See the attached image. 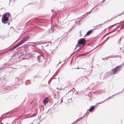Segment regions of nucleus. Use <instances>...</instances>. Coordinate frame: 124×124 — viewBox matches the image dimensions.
Returning <instances> with one entry per match:
<instances>
[{"label":"nucleus","instance_id":"f257e3e1","mask_svg":"<svg viewBox=\"0 0 124 124\" xmlns=\"http://www.w3.org/2000/svg\"><path fill=\"white\" fill-rule=\"evenodd\" d=\"M11 14L9 12H7L4 13L2 16L1 21L4 24L7 23L5 22L9 21L10 18L9 19V18L10 17Z\"/></svg>","mask_w":124,"mask_h":124},{"label":"nucleus","instance_id":"f03ea898","mask_svg":"<svg viewBox=\"0 0 124 124\" xmlns=\"http://www.w3.org/2000/svg\"><path fill=\"white\" fill-rule=\"evenodd\" d=\"M39 23V21L37 19H32L26 23V24L29 25H35V24H38Z\"/></svg>","mask_w":124,"mask_h":124},{"label":"nucleus","instance_id":"7ed1b4c3","mask_svg":"<svg viewBox=\"0 0 124 124\" xmlns=\"http://www.w3.org/2000/svg\"><path fill=\"white\" fill-rule=\"evenodd\" d=\"M48 43H50V45H51V44L52 43V42H45L43 43L40 41L37 42H30V44H29V45L30 46H32L33 47H35L36 45H40L42 44H45Z\"/></svg>","mask_w":124,"mask_h":124},{"label":"nucleus","instance_id":"20e7f679","mask_svg":"<svg viewBox=\"0 0 124 124\" xmlns=\"http://www.w3.org/2000/svg\"><path fill=\"white\" fill-rule=\"evenodd\" d=\"M121 67H120L119 65L116 66L115 68L113 69V70H114V73L116 74L118 73L121 70Z\"/></svg>","mask_w":124,"mask_h":124},{"label":"nucleus","instance_id":"39448f33","mask_svg":"<svg viewBox=\"0 0 124 124\" xmlns=\"http://www.w3.org/2000/svg\"><path fill=\"white\" fill-rule=\"evenodd\" d=\"M85 39V38H82L79 39L78 41V44L82 45H84L86 42V40Z\"/></svg>","mask_w":124,"mask_h":124},{"label":"nucleus","instance_id":"423d86ee","mask_svg":"<svg viewBox=\"0 0 124 124\" xmlns=\"http://www.w3.org/2000/svg\"><path fill=\"white\" fill-rule=\"evenodd\" d=\"M114 70H113V69L109 71L108 72L106 73L105 76H107V77H109L110 76H112L113 75L115 74L114 73Z\"/></svg>","mask_w":124,"mask_h":124},{"label":"nucleus","instance_id":"0eeeda50","mask_svg":"<svg viewBox=\"0 0 124 124\" xmlns=\"http://www.w3.org/2000/svg\"><path fill=\"white\" fill-rule=\"evenodd\" d=\"M30 37L29 36H27L26 37H25L23 39L19 42V43H20V44L21 45L24 43V42L27 41L28 40L29 38Z\"/></svg>","mask_w":124,"mask_h":124},{"label":"nucleus","instance_id":"6e6552de","mask_svg":"<svg viewBox=\"0 0 124 124\" xmlns=\"http://www.w3.org/2000/svg\"><path fill=\"white\" fill-rule=\"evenodd\" d=\"M57 11H57L56 12L55 11H54L55 12V15L53 16V18L54 19L57 18L58 20L60 17V14H58V15Z\"/></svg>","mask_w":124,"mask_h":124},{"label":"nucleus","instance_id":"1a4fd4ad","mask_svg":"<svg viewBox=\"0 0 124 124\" xmlns=\"http://www.w3.org/2000/svg\"><path fill=\"white\" fill-rule=\"evenodd\" d=\"M21 45L20 44V43L18 42L17 44H16L14 47H13L12 48L10 49V51H12L15 48H16L17 47Z\"/></svg>","mask_w":124,"mask_h":124},{"label":"nucleus","instance_id":"9d476101","mask_svg":"<svg viewBox=\"0 0 124 124\" xmlns=\"http://www.w3.org/2000/svg\"><path fill=\"white\" fill-rule=\"evenodd\" d=\"M94 29H91L88 31L86 32V35L84 36V37H85L86 35L87 36H89L90 34L93 31V30Z\"/></svg>","mask_w":124,"mask_h":124},{"label":"nucleus","instance_id":"9b49d317","mask_svg":"<svg viewBox=\"0 0 124 124\" xmlns=\"http://www.w3.org/2000/svg\"><path fill=\"white\" fill-rule=\"evenodd\" d=\"M9 63H5L4 64L2 65V68H5L8 67V66L10 65Z\"/></svg>","mask_w":124,"mask_h":124},{"label":"nucleus","instance_id":"f8f14e48","mask_svg":"<svg viewBox=\"0 0 124 124\" xmlns=\"http://www.w3.org/2000/svg\"><path fill=\"white\" fill-rule=\"evenodd\" d=\"M48 34L46 32L44 33L42 36V37L43 38H45L46 36L48 35Z\"/></svg>","mask_w":124,"mask_h":124},{"label":"nucleus","instance_id":"ddd939ff","mask_svg":"<svg viewBox=\"0 0 124 124\" xmlns=\"http://www.w3.org/2000/svg\"><path fill=\"white\" fill-rule=\"evenodd\" d=\"M53 31V30L52 29V28L51 27V28L50 29H49L48 30L46 31L47 33L48 34H49V33L51 32L52 31Z\"/></svg>","mask_w":124,"mask_h":124},{"label":"nucleus","instance_id":"4468645a","mask_svg":"<svg viewBox=\"0 0 124 124\" xmlns=\"http://www.w3.org/2000/svg\"><path fill=\"white\" fill-rule=\"evenodd\" d=\"M119 24L121 26H122L124 27V21H121L119 23Z\"/></svg>","mask_w":124,"mask_h":124},{"label":"nucleus","instance_id":"2eb2a0df","mask_svg":"<svg viewBox=\"0 0 124 124\" xmlns=\"http://www.w3.org/2000/svg\"><path fill=\"white\" fill-rule=\"evenodd\" d=\"M43 102L44 103H47L48 102L47 99H45L43 100Z\"/></svg>","mask_w":124,"mask_h":124},{"label":"nucleus","instance_id":"dca6fc26","mask_svg":"<svg viewBox=\"0 0 124 124\" xmlns=\"http://www.w3.org/2000/svg\"><path fill=\"white\" fill-rule=\"evenodd\" d=\"M36 113H34V114H33L32 115H31L29 116V117L31 118V117H34V116H36Z\"/></svg>","mask_w":124,"mask_h":124},{"label":"nucleus","instance_id":"f3484780","mask_svg":"<svg viewBox=\"0 0 124 124\" xmlns=\"http://www.w3.org/2000/svg\"><path fill=\"white\" fill-rule=\"evenodd\" d=\"M42 56V55L40 54V55H38L37 57V59H38V61H39V60H40V57Z\"/></svg>","mask_w":124,"mask_h":124},{"label":"nucleus","instance_id":"a211bd4d","mask_svg":"<svg viewBox=\"0 0 124 124\" xmlns=\"http://www.w3.org/2000/svg\"><path fill=\"white\" fill-rule=\"evenodd\" d=\"M23 79V78H22V77H21L19 78L18 79H16V80H17L18 81H22V79Z\"/></svg>","mask_w":124,"mask_h":124},{"label":"nucleus","instance_id":"6ab92c4d","mask_svg":"<svg viewBox=\"0 0 124 124\" xmlns=\"http://www.w3.org/2000/svg\"><path fill=\"white\" fill-rule=\"evenodd\" d=\"M88 110L92 112H93L94 111V109H91L90 108V109H89L87 110Z\"/></svg>","mask_w":124,"mask_h":124},{"label":"nucleus","instance_id":"aec40b11","mask_svg":"<svg viewBox=\"0 0 124 124\" xmlns=\"http://www.w3.org/2000/svg\"><path fill=\"white\" fill-rule=\"evenodd\" d=\"M87 112H86L82 117L83 118H84L85 116H87L89 114V113H88L86 115V114L87 113Z\"/></svg>","mask_w":124,"mask_h":124},{"label":"nucleus","instance_id":"412c9836","mask_svg":"<svg viewBox=\"0 0 124 124\" xmlns=\"http://www.w3.org/2000/svg\"><path fill=\"white\" fill-rule=\"evenodd\" d=\"M58 73V72H57V71L55 72V73L54 74V75L53 76H54V77H55L56 76V75H57V74Z\"/></svg>","mask_w":124,"mask_h":124},{"label":"nucleus","instance_id":"4be33fe9","mask_svg":"<svg viewBox=\"0 0 124 124\" xmlns=\"http://www.w3.org/2000/svg\"><path fill=\"white\" fill-rule=\"evenodd\" d=\"M102 24H101L100 25H97L96 26V27H98V28L100 27H101V25Z\"/></svg>","mask_w":124,"mask_h":124},{"label":"nucleus","instance_id":"5701e85b","mask_svg":"<svg viewBox=\"0 0 124 124\" xmlns=\"http://www.w3.org/2000/svg\"><path fill=\"white\" fill-rule=\"evenodd\" d=\"M121 93V92H118V93H116V94H114V95H113L112 96L113 97V96H115V95H117V94H119V93Z\"/></svg>","mask_w":124,"mask_h":124},{"label":"nucleus","instance_id":"b1692460","mask_svg":"<svg viewBox=\"0 0 124 124\" xmlns=\"http://www.w3.org/2000/svg\"><path fill=\"white\" fill-rule=\"evenodd\" d=\"M95 106H96V105L93 106H91V107L90 108L91 109H94V107Z\"/></svg>","mask_w":124,"mask_h":124},{"label":"nucleus","instance_id":"393cba45","mask_svg":"<svg viewBox=\"0 0 124 124\" xmlns=\"http://www.w3.org/2000/svg\"><path fill=\"white\" fill-rule=\"evenodd\" d=\"M68 101L69 102H72V99L71 98L70 99H69L68 100Z\"/></svg>","mask_w":124,"mask_h":124},{"label":"nucleus","instance_id":"a878e982","mask_svg":"<svg viewBox=\"0 0 124 124\" xmlns=\"http://www.w3.org/2000/svg\"><path fill=\"white\" fill-rule=\"evenodd\" d=\"M112 97V96H110L108 98H107V99H106L104 101H106L107 100L109 99L111 97Z\"/></svg>","mask_w":124,"mask_h":124},{"label":"nucleus","instance_id":"bb28decb","mask_svg":"<svg viewBox=\"0 0 124 124\" xmlns=\"http://www.w3.org/2000/svg\"><path fill=\"white\" fill-rule=\"evenodd\" d=\"M94 8H93L89 12H87V13L86 14V15H87L88 14L90 13H91L92 10Z\"/></svg>","mask_w":124,"mask_h":124},{"label":"nucleus","instance_id":"cd10ccee","mask_svg":"<svg viewBox=\"0 0 124 124\" xmlns=\"http://www.w3.org/2000/svg\"><path fill=\"white\" fill-rule=\"evenodd\" d=\"M121 38H120L119 39V40L118 41V44H120V41H121Z\"/></svg>","mask_w":124,"mask_h":124},{"label":"nucleus","instance_id":"c85d7f7f","mask_svg":"<svg viewBox=\"0 0 124 124\" xmlns=\"http://www.w3.org/2000/svg\"><path fill=\"white\" fill-rule=\"evenodd\" d=\"M110 33H111V32H108V33H106V34L105 35H104V36H103V37H104V38L105 37L106 35L107 34H110Z\"/></svg>","mask_w":124,"mask_h":124},{"label":"nucleus","instance_id":"c756f323","mask_svg":"<svg viewBox=\"0 0 124 124\" xmlns=\"http://www.w3.org/2000/svg\"><path fill=\"white\" fill-rule=\"evenodd\" d=\"M120 27H121V28H120V29H119V30H118L117 31V32H118V31H120V30L122 29H123L124 28V27H123L122 26H121Z\"/></svg>","mask_w":124,"mask_h":124},{"label":"nucleus","instance_id":"7c9ffc66","mask_svg":"<svg viewBox=\"0 0 124 124\" xmlns=\"http://www.w3.org/2000/svg\"><path fill=\"white\" fill-rule=\"evenodd\" d=\"M124 64V62H123V63L121 64L120 65H119V66H120V67H122V66Z\"/></svg>","mask_w":124,"mask_h":124},{"label":"nucleus","instance_id":"2f4dec72","mask_svg":"<svg viewBox=\"0 0 124 124\" xmlns=\"http://www.w3.org/2000/svg\"><path fill=\"white\" fill-rule=\"evenodd\" d=\"M106 41H107V40H105L101 44H100L99 45H98V46H99L100 45L103 44L104 43V42H105Z\"/></svg>","mask_w":124,"mask_h":124},{"label":"nucleus","instance_id":"473e14b6","mask_svg":"<svg viewBox=\"0 0 124 124\" xmlns=\"http://www.w3.org/2000/svg\"><path fill=\"white\" fill-rule=\"evenodd\" d=\"M115 29V28L113 29L112 30V31H111L110 32H111V33L112 32H113L115 31L114 30Z\"/></svg>","mask_w":124,"mask_h":124},{"label":"nucleus","instance_id":"72a5a7b5","mask_svg":"<svg viewBox=\"0 0 124 124\" xmlns=\"http://www.w3.org/2000/svg\"><path fill=\"white\" fill-rule=\"evenodd\" d=\"M124 14V12H123L121 14H119V15H117V16H116L114 18H115V17H116L117 16H120V15H121V14Z\"/></svg>","mask_w":124,"mask_h":124},{"label":"nucleus","instance_id":"f704fd0d","mask_svg":"<svg viewBox=\"0 0 124 124\" xmlns=\"http://www.w3.org/2000/svg\"><path fill=\"white\" fill-rule=\"evenodd\" d=\"M121 26V25H118L117 27L115 28V29H116L118 28H119Z\"/></svg>","mask_w":124,"mask_h":124},{"label":"nucleus","instance_id":"c9c22d12","mask_svg":"<svg viewBox=\"0 0 124 124\" xmlns=\"http://www.w3.org/2000/svg\"><path fill=\"white\" fill-rule=\"evenodd\" d=\"M0 55H1L4 54V52L1 53H0Z\"/></svg>","mask_w":124,"mask_h":124},{"label":"nucleus","instance_id":"e433bc0d","mask_svg":"<svg viewBox=\"0 0 124 124\" xmlns=\"http://www.w3.org/2000/svg\"><path fill=\"white\" fill-rule=\"evenodd\" d=\"M105 0H103L102 1H101V3L102 4L105 1Z\"/></svg>","mask_w":124,"mask_h":124},{"label":"nucleus","instance_id":"4c0bfd02","mask_svg":"<svg viewBox=\"0 0 124 124\" xmlns=\"http://www.w3.org/2000/svg\"><path fill=\"white\" fill-rule=\"evenodd\" d=\"M119 23H116V24H115L114 25H112V26H113L114 25H115V26H116V25H117V24H118Z\"/></svg>","mask_w":124,"mask_h":124},{"label":"nucleus","instance_id":"58836bf2","mask_svg":"<svg viewBox=\"0 0 124 124\" xmlns=\"http://www.w3.org/2000/svg\"><path fill=\"white\" fill-rule=\"evenodd\" d=\"M101 4H102L101 3H100L98 4V5L99 6H101Z\"/></svg>","mask_w":124,"mask_h":124},{"label":"nucleus","instance_id":"ea45409f","mask_svg":"<svg viewBox=\"0 0 124 124\" xmlns=\"http://www.w3.org/2000/svg\"><path fill=\"white\" fill-rule=\"evenodd\" d=\"M5 22L7 23H8V25H9L10 24V22Z\"/></svg>","mask_w":124,"mask_h":124},{"label":"nucleus","instance_id":"a19ab883","mask_svg":"<svg viewBox=\"0 0 124 124\" xmlns=\"http://www.w3.org/2000/svg\"><path fill=\"white\" fill-rule=\"evenodd\" d=\"M104 102V101H103L102 102H99V103H98L99 104H101L102 103H103V102Z\"/></svg>","mask_w":124,"mask_h":124},{"label":"nucleus","instance_id":"79ce46f5","mask_svg":"<svg viewBox=\"0 0 124 124\" xmlns=\"http://www.w3.org/2000/svg\"><path fill=\"white\" fill-rule=\"evenodd\" d=\"M109 37V36H108V37H107V38H106V39L105 40H107V41L108 40V38Z\"/></svg>","mask_w":124,"mask_h":124},{"label":"nucleus","instance_id":"37998d69","mask_svg":"<svg viewBox=\"0 0 124 124\" xmlns=\"http://www.w3.org/2000/svg\"><path fill=\"white\" fill-rule=\"evenodd\" d=\"M11 110L10 111H9L8 112H7V113H5L4 114H3V115H5V114H7L9 112H10V111H11Z\"/></svg>","mask_w":124,"mask_h":124},{"label":"nucleus","instance_id":"c03bdc74","mask_svg":"<svg viewBox=\"0 0 124 124\" xmlns=\"http://www.w3.org/2000/svg\"><path fill=\"white\" fill-rule=\"evenodd\" d=\"M82 118H82V117H80V118H79V120H80V121L81 120V119Z\"/></svg>","mask_w":124,"mask_h":124},{"label":"nucleus","instance_id":"a18cd8bd","mask_svg":"<svg viewBox=\"0 0 124 124\" xmlns=\"http://www.w3.org/2000/svg\"><path fill=\"white\" fill-rule=\"evenodd\" d=\"M39 78V77H38V76H36V77H34V78Z\"/></svg>","mask_w":124,"mask_h":124},{"label":"nucleus","instance_id":"49530a36","mask_svg":"<svg viewBox=\"0 0 124 124\" xmlns=\"http://www.w3.org/2000/svg\"><path fill=\"white\" fill-rule=\"evenodd\" d=\"M102 59L103 60H107V59H106V58H102Z\"/></svg>","mask_w":124,"mask_h":124},{"label":"nucleus","instance_id":"de8ad7c7","mask_svg":"<svg viewBox=\"0 0 124 124\" xmlns=\"http://www.w3.org/2000/svg\"><path fill=\"white\" fill-rule=\"evenodd\" d=\"M78 24H80V21H78Z\"/></svg>","mask_w":124,"mask_h":124},{"label":"nucleus","instance_id":"09e8293b","mask_svg":"<svg viewBox=\"0 0 124 124\" xmlns=\"http://www.w3.org/2000/svg\"><path fill=\"white\" fill-rule=\"evenodd\" d=\"M76 121V122H78V119Z\"/></svg>","mask_w":124,"mask_h":124},{"label":"nucleus","instance_id":"8fccbe9b","mask_svg":"<svg viewBox=\"0 0 124 124\" xmlns=\"http://www.w3.org/2000/svg\"><path fill=\"white\" fill-rule=\"evenodd\" d=\"M76 121V122H78V119Z\"/></svg>","mask_w":124,"mask_h":124},{"label":"nucleus","instance_id":"3c124183","mask_svg":"<svg viewBox=\"0 0 124 124\" xmlns=\"http://www.w3.org/2000/svg\"><path fill=\"white\" fill-rule=\"evenodd\" d=\"M83 18V17H82L81 18V19H80V21H81L82 20V19Z\"/></svg>","mask_w":124,"mask_h":124},{"label":"nucleus","instance_id":"603ef678","mask_svg":"<svg viewBox=\"0 0 124 124\" xmlns=\"http://www.w3.org/2000/svg\"><path fill=\"white\" fill-rule=\"evenodd\" d=\"M98 46H96L95 48H93L92 50V51L94 49H95V48H96V47H97Z\"/></svg>","mask_w":124,"mask_h":124},{"label":"nucleus","instance_id":"864d4df0","mask_svg":"<svg viewBox=\"0 0 124 124\" xmlns=\"http://www.w3.org/2000/svg\"><path fill=\"white\" fill-rule=\"evenodd\" d=\"M9 5H10V0H9Z\"/></svg>","mask_w":124,"mask_h":124},{"label":"nucleus","instance_id":"5fc2aeb1","mask_svg":"<svg viewBox=\"0 0 124 124\" xmlns=\"http://www.w3.org/2000/svg\"><path fill=\"white\" fill-rule=\"evenodd\" d=\"M0 124H3V123L2 122H0Z\"/></svg>","mask_w":124,"mask_h":124},{"label":"nucleus","instance_id":"6e6d98bb","mask_svg":"<svg viewBox=\"0 0 124 124\" xmlns=\"http://www.w3.org/2000/svg\"><path fill=\"white\" fill-rule=\"evenodd\" d=\"M76 121H75L74 122H73V123L74 124H75L76 123Z\"/></svg>","mask_w":124,"mask_h":124},{"label":"nucleus","instance_id":"4d7b16f0","mask_svg":"<svg viewBox=\"0 0 124 124\" xmlns=\"http://www.w3.org/2000/svg\"><path fill=\"white\" fill-rule=\"evenodd\" d=\"M22 83H23L24 84H25V83L24 82H22Z\"/></svg>","mask_w":124,"mask_h":124},{"label":"nucleus","instance_id":"13d9d810","mask_svg":"<svg viewBox=\"0 0 124 124\" xmlns=\"http://www.w3.org/2000/svg\"><path fill=\"white\" fill-rule=\"evenodd\" d=\"M63 101L62 100H61V102L60 103H61V102H62Z\"/></svg>","mask_w":124,"mask_h":124},{"label":"nucleus","instance_id":"bf43d9fd","mask_svg":"<svg viewBox=\"0 0 124 124\" xmlns=\"http://www.w3.org/2000/svg\"><path fill=\"white\" fill-rule=\"evenodd\" d=\"M49 44H47L46 45V46H49Z\"/></svg>","mask_w":124,"mask_h":124},{"label":"nucleus","instance_id":"052dcab7","mask_svg":"<svg viewBox=\"0 0 124 124\" xmlns=\"http://www.w3.org/2000/svg\"><path fill=\"white\" fill-rule=\"evenodd\" d=\"M61 63V62H59V63L57 65V66L59 64H60V63Z\"/></svg>","mask_w":124,"mask_h":124},{"label":"nucleus","instance_id":"680f3d73","mask_svg":"<svg viewBox=\"0 0 124 124\" xmlns=\"http://www.w3.org/2000/svg\"><path fill=\"white\" fill-rule=\"evenodd\" d=\"M86 15V14H84V15H83L82 16H85V15Z\"/></svg>","mask_w":124,"mask_h":124},{"label":"nucleus","instance_id":"e2e57ef3","mask_svg":"<svg viewBox=\"0 0 124 124\" xmlns=\"http://www.w3.org/2000/svg\"><path fill=\"white\" fill-rule=\"evenodd\" d=\"M72 90V89H71L70 91H68V93H69V92H70L71 90Z\"/></svg>","mask_w":124,"mask_h":124},{"label":"nucleus","instance_id":"0e129e2a","mask_svg":"<svg viewBox=\"0 0 124 124\" xmlns=\"http://www.w3.org/2000/svg\"><path fill=\"white\" fill-rule=\"evenodd\" d=\"M124 90V89L123 90H122V91H121V92H122Z\"/></svg>","mask_w":124,"mask_h":124},{"label":"nucleus","instance_id":"69168bd1","mask_svg":"<svg viewBox=\"0 0 124 124\" xmlns=\"http://www.w3.org/2000/svg\"><path fill=\"white\" fill-rule=\"evenodd\" d=\"M79 68L78 67V68H76V69H79Z\"/></svg>","mask_w":124,"mask_h":124},{"label":"nucleus","instance_id":"338daca9","mask_svg":"<svg viewBox=\"0 0 124 124\" xmlns=\"http://www.w3.org/2000/svg\"><path fill=\"white\" fill-rule=\"evenodd\" d=\"M77 119L78 120V121H80V120H79V118H78V119Z\"/></svg>","mask_w":124,"mask_h":124},{"label":"nucleus","instance_id":"774afa93","mask_svg":"<svg viewBox=\"0 0 124 124\" xmlns=\"http://www.w3.org/2000/svg\"><path fill=\"white\" fill-rule=\"evenodd\" d=\"M104 37H102V38L101 39H104Z\"/></svg>","mask_w":124,"mask_h":124}]
</instances>
